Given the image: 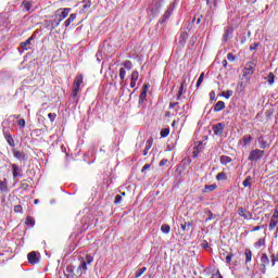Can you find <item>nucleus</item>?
<instances>
[{"instance_id": "obj_44", "label": "nucleus", "mask_w": 278, "mask_h": 278, "mask_svg": "<svg viewBox=\"0 0 278 278\" xmlns=\"http://www.w3.org/2000/svg\"><path fill=\"white\" fill-rule=\"evenodd\" d=\"M206 214L208 216L206 220H212L214 218V214L212 213V211H207Z\"/></svg>"}, {"instance_id": "obj_1", "label": "nucleus", "mask_w": 278, "mask_h": 278, "mask_svg": "<svg viewBox=\"0 0 278 278\" xmlns=\"http://www.w3.org/2000/svg\"><path fill=\"white\" fill-rule=\"evenodd\" d=\"M68 14H71V9L68 8L56 10L54 14L55 18L53 21V23H55V26L58 27V25H60V23L63 22L64 18L68 16Z\"/></svg>"}, {"instance_id": "obj_16", "label": "nucleus", "mask_w": 278, "mask_h": 278, "mask_svg": "<svg viewBox=\"0 0 278 278\" xmlns=\"http://www.w3.org/2000/svg\"><path fill=\"white\" fill-rule=\"evenodd\" d=\"M244 255H245V264H249V262H251L253 257V253L251 252V250L247 249L244 252Z\"/></svg>"}, {"instance_id": "obj_12", "label": "nucleus", "mask_w": 278, "mask_h": 278, "mask_svg": "<svg viewBox=\"0 0 278 278\" xmlns=\"http://www.w3.org/2000/svg\"><path fill=\"white\" fill-rule=\"evenodd\" d=\"M75 18H77V14H71L70 17L64 22L65 27H70L71 23L75 22Z\"/></svg>"}, {"instance_id": "obj_17", "label": "nucleus", "mask_w": 278, "mask_h": 278, "mask_svg": "<svg viewBox=\"0 0 278 278\" xmlns=\"http://www.w3.org/2000/svg\"><path fill=\"white\" fill-rule=\"evenodd\" d=\"M231 162V157L223 155L220 156V164H223L224 166H227V164H230Z\"/></svg>"}, {"instance_id": "obj_39", "label": "nucleus", "mask_w": 278, "mask_h": 278, "mask_svg": "<svg viewBox=\"0 0 278 278\" xmlns=\"http://www.w3.org/2000/svg\"><path fill=\"white\" fill-rule=\"evenodd\" d=\"M85 262H86V264L88 265V264H90L91 262H94V257H92L91 255H86V257H85Z\"/></svg>"}, {"instance_id": "obj_6", "label": "nucleus", "mask_w": 278, "mask_h": 278, "mask_svg": "<svg viewBox=\"0 0 278 278\" xmlns=\"http://www.w3.org/2000/svg\"><path fill=\"white\" fill-rule=\"evenodd\" d=\"M139 77H140V74L138 73V71H132L130 76V88H136V84Z\"/></svg>"}, {"instance_id": "obj_59", "label": "nucleus", "mask_w": 278, "mask_h": 278, "mask_svg": "<svg viewBox=\"0 0 278 278\" xmlns=\"http://www.w3.org/2000/svg\"><path fill=\"white\" fill-rule=\"evenodd\" d=\"M35 204H38V200H35V202H34Z\"/></svg>"}, {"instance_id": "obj_51", "label": "nucleus", "mask_w": 278, "mask_h": 278, "mask_svg": "<svg viewBox=\"0 0 278 278\" xmlns=\"http://www.w3.org/2000/svg\"><path fill=\"white\" fill-rule=\"evenodd\" d=\"M273 218H278V206L275 208Z\"/></svg>"}, {"instance_id": "obj_27", "label": "nucleus", "mask_w": 278, "mask_h": 278, "mask_svg": "<svg viewBox=\"0 0 278 278\" xmlns=\"http://www.w3.org/2000/svg\"><path fill=\"white\" fill-rule=\"evenodd\" d=\"M168 134H170V129H168V128H163V129L161 130V138H166V137H168Z\"/></svg>"}, {"instance_id": "obj_21", "label": "nucleus", "mask_w": 278, "mask_h": 278, "mask_svg": "<svg viewBox=\"0 0 278 278\" xmlns=\"http://www.w3.org/2000/svg\"><path fill=\"white\" fill-rule=\"evenodd\" d=\"M161 231H162L163 233H170V226H169V225H166V224H163V225L161 226Z\"/></svg>"}, {"instance_id": "obj_47", "label": "nucleus", "mask_w": 278, "mask_h": 278, "mask_svg": "<svg viewBox=\"0 0 278 278\" xmlns=\"http://www.w3.org/2000/svg\"><path fill=\"white\" fill-rule=\"evenodd\" d=\"M232 94H233V91L228 90V91L226 92V94H225V98H226V99H229Z\"/></svg>"}, {"instance_id": "obj_36", "label": "nucleus", "mask_w": 278, "mask_h": 278, "mask_svg": "<svg viewBox=\"0 0 278 278\" xmlns=\"http://www.w3.org/2000/svg\"><path fill=\"white\" fill-rule=\"evenodd\" d=\"M278 262V252L276 254H271V266H275Z\"/></svg>"}, {"instance_id": "obj_8", "label": "nucleus", "mask_w": 278, "mask_h": 278, "mask_svg": "<svg viewBox=\"0 0 278 278\" xmlns=\"http://www.w3.org/2000/svg\"><path fill=\"white\" fill-rule=\"evenodd\" d=\"M27 257H28L29 264H38V260H39L38 258V253L30 252V253H28Z\"/></svg>"}, {"instance_id": "obj_38", "label": "nucleus", "mask_w": 278, "mask_h": 278, "mask_svg": "<svg viewBox=\"0 0 278 278\" xmlns=\"http://www.w3.org/2000/svg\"><path fill=\"white\" fill-rule=\"evenodd\" d=\"M7 141L10 144V147H14V139L12 138V136L7 135Z\"/></svg>"}, {"instance_id": "obj_32", "label": "nucleus", "mask_w": 278, "mask_h": 278, "mask_svg": "<svg viewBox=\"0 0 278 278\" xmlns=\"http://www.w3.org/2000/svg\"><path fill=\"white\" fill-rule=\"evenodd\" d=\"M205 79V74L202 73L198 79V83H197V88H199V86H201V84H203V80Z\"/></svg>"}, {"instance_id": "obj_43", "label": "nucleus", "mask_w": 278, "mask_h": 278, "mask_svg": "<svg viewBox=\"0 0 278 278\" xmlns=\"http://www.w3.org/2000/svg\"><path fill=\"white\" fill-rule=\"evenodd\" d=\"M55 113H49L48 114V118H50L51 123H53V121H55Z\"/></svg>"}, {"instance_id": "obj_31", "label": "nucleus", "mask_w": 278, "mask_h": 278, "mask_svg": "<svg viewBox=\"0 0 278 278\" xmlns=\"http://www.w3.org/2000/svg\"><path fill=\"white\" fill-rule=\"evenodd\" d=\"M186 81H184L181 85H180V89L178 91V99H181V96L184 94V92H186V89H184V86H185Z\"/></svg>"}, {"instance_id": "obj_7", "label": "nucleus", "mask_w": 278, "mask_h": 278, "mask_svg": "<svg viewBox=\"0 0 278 278\" xmlns=\"http://www.w3.org/2000/svg\"><path fill=\"white\" fill-rule=\"evenodd\" d=\"M247 75H253L255 73V62L251 61L245 64Z\"/></svg>"}, {"instance_id": "obj_60", "label": "nucleus", "mask_w": 278, "mask_h": 278, "mask_svg": "<svg viewBox=\"0 0 278 278\" xmlns=\"http://www.w3.org/2000/svg\"><path fill=\"white\" fill-rule=\"evenodd\" d=\"M144 88H148V86L146 85Z\"/></svg>"}, {"instance_id": "obj_4", "label": "nucleus", "mask_w": 278, "mask_h": 278, "mask_svg": "<svg viewBox=\"0 0 278 278\" xmlns=\"http://www.w3.org/2000/svg\"><path fill=\"white\" fill-rule=\"evenodd\" d=\"M213 131L215 136H223V131H225V124L218 123L213 126Z\"/></svg>"}, {"instance_id": "obj_19", "label": "nucleus", "mask_w": 278, "mask_h": 278, "mask_svg": "<svg viewBox=\"0 0 278 278\" xmlns=\"http://www.w3.org/2000/svg\"><path fill=\"white\" fill-rule=\"evenodd\" d=\"M276 217H273L269 222V231H273V229H275V227H277L278 220L275 219Z\"/></svg>"}, {"instance_id": "obj_61", "label": "nucleus", "mask_w": 278, "mask_h": 278, "mask_svg": "<svg viewBox=\"0 0 278 278\" xmlns=\"http://www.w3.org/2000/svg\"><path fill=\"white\" fill-rule=\"evenodd\" d=\"M173 125H175V122H173Z\"/></svg>"}, {"instance_id": "obj_25", "label": "nucleus", "mask_w": 278, "mask_h": 278, "mask_svg": "<svg viewBox=\"0 0 278 278\" xmlns=\"http://www.w3.org/2000/svg\"><path fill=\"white\" fill-rule=\"evenodd\" d=\"M216 179H217V181H225L227 179V174L219 173V174H217Z\"/></svg>"}, {"instance_id": "obj_3", "label": "nucleus", "mask_w": 278, "mask_h": 278, "mask_svg": "<svg viewBox=\"0 0 278 278\" xmlns=\"http://www.w3.org/2000/svg\"><path fill=\"white\" fill-rule=\"evenodd\" d=\"M264 155H265L264 150L255 149L250 152L248 160L250 162H257V161L262 160V157H264Z\"/></svg>"}, {"instance_id": "obj_14", "label": "nucleus", "mask_w": 278, "mask_h": 278, "mask_svg": "<svg viewBox=\"0 0 278 278\" xmlns=\"http://www.w3.org/2000/svg\"><path fill=\"white\" fill-rule=\"evenodd\" d=\"M261 262L264 268H266V266H268L270 264V258H268L267 254H263L261 256Z\"/></svg>"}, {"instance_id": "obj_24", "label": "nucleus", "mask_w": 278, "mask_h": 278, "mask_svg": "<svg viewBox=\"0 0 278 278\" xmlns=\"http://www.w3.org/2000/svg\"><path fill=\"white\" fill-rule=\"evenodd\" d=\"M11 168L13 170V177L14 178L18 177V166L16 164H12Z\"/></svg>"}, {"instance_id": "obj_35", "label": "nucleus", "mask_w": 278, "mask_h": 278, "mask_svg": "<svg viewBox=\"0 0 278 278\" xmlns=\"http://www.w3.org/2000/svg\"><path fill=\"white\" fill-rule=\"evenodd\" d=\"M213 190H216V185L205 186V192H213Z\"/></svg>"}, {"instance_id": "obj_30", "label": "nucleus", "mask_w": 278, "mask_h": 278, "mask_svg": "<svg viewBox=\"0 0 278 278\" xmlns=\"http://www.w3.org/2000/svg\"><path fill=\"white\" fill-rule=\"evenodd\" d=\"M126 76H127V72L125 71V67H122V68L119 70V78H121L122 80H124Z\"/></svg>"}, {"instance_id": "obj_20", "label": "nucleus", "mask_w": 278, "mask_h": 278, "mask_svg": "<svg viewBox=\"0 0 278 278\" xmlns=\"http://www.w3.org/2000/svg\"><path fill=\"white\" fill-rule=\"evenodd\" d=\"M0 192H8V182L0 180Z\"/></svg>"}, {"instance_id": "obj_18", "label": "nucleus", "mask_w": 278, "mask_h": 278, "mask_svg": "<svg viewBox=\"0 0 278 278\" xmlns=\"http://www.w3.org/2000/svg\"><path fill=\"white\" fill-rule=\"evenodd\" d=\"M23 10H25L26 12H30L31 11V2L29 1H24L23 2Z\"/></svg>"}, {"instance_id": "obj_50", "label": "nucleus", "mask_w": 278, "mask_h": 278, "mask_svg": "<svg viewBox=\"0 0 278 278\" xmlns=\"http://www.w3.org/2000/svg\"><path fill=\"white\" fill-rule=\"evenodd\" d=\"M181 38L182 40H188V33H182Z\"/></svg>"}, {"instance_id": "obj_9", "label": "nucleus", "mask_w": 278, "mask_h": 278, "mask_svg": "<svg viewBox=\"0 0 278 278\" xmlns=\"http://www.w3.org/2000/svg\"><path fill=\"white\" fill-rule=\"evenodd\" d=\"M252 140H253V137H251V135H245L239 142L240 144H242V147H249Z\"/></svg>"}, {"instance_id": "obj_29", "label": "nucleus", "mask_w": 278, "mask_h": 278, "mask_svg": "<svg viewBox=\"0 0 278 278\" xmlns=\"http://www.w3.org/2000/svg\"><path fill=\"white\" fill-rule=\"evenodd\" d=\"M244 188H251V176H248L243 181Z\"/></svg>"}, {"instance_id": "obj_56", "label": "nucleus", "mask_w": 278, "mask_h": 278, "mask_svg": "<svg viewBox=\"0 0 278 278\" xmlns=\"http://www.w3.org/2000/svg\"><path fill=\"white\" fill-rule=\"evenodd\" d=\"M261 229H262V227L256 226V227L253 228V231H260Z\"/></svg>"}, {"instance_id": "obj_48", "label": "nucleus", "mask_w": 278, "mask_h": 278, "mask_svg": "<svg viewBox=\"0 0 278 278\" xmlns=\"http://www.w3.org/2000/svg\"><path fill=\"white\" fill-rule=\"evenodd\" d=\"M149 168H151V165L146 164V165L142 167L141 173H144V170H149Z\"/></svg>"}, {"instance_id": "obj_57", "label": "nucleus", "mask_w": 278, "mask_h": 278, "mask_svg": "<svg viewBox=\"0 0 278 278\" xmlns=\"http://www.w3.org/2000/svg\"><path fill=\"white\" fill-rule=\"evenodd\" d=\"M222 64L223 66H227V60H224Z\"/></svg>"}, {"instance_id": "obj_2", "label": "nucleus", "mask_w": 278, "mask_h": 278, "mask_svg": "<svg viewBox=\"0 0 278 278\" xmlns=\"http://www.w3.org/2000/svg\"><path fill=\"white\" fill-rule=\"evenodd\" d=\"M81 84H84V75L76 76L72 93L73 99H77V94H79V90H81Z\"/></svg>"}, {"instance_id": "obj_26", "label": "nucleus", "mask_w": 278, "mask_h": 278, "mask_svg": "<svg viewBox=\"0 0 278 278\" xmlns=\"http://www.w3.org/2000/svg\"><path fill=\"white\" fill-rule=\"evenodd\" d=\"M147 99V89H143L139 97V103H144V100Z\"/></svg>"}, {"instance_id": "obj_37", "label": "nucleus", "mask_w": 278, "mask_h": 278, "mask_svg": "<svg viewBox=\"0 0 278 278\" xmlns=\"http://www.w3.org/2000/svg\"><path fill=\"white\" fill-rule=\"evenodd\" d=\"M25 224L28 225V227H34L35 225L34 219L31 217H27Z\"/></svg>"}, {"instance_id": "obj_46", "label": "nucleus", "mask_w": 278, "mask_h": 278, "mask_svg": "<svg viewBox=\"0 0 278 278\" xmlns=\"http://www.w3.org/2000/svg\"><path fill=\"white\" fill-rule=\"evenodd\" d=\"M14 212H16V213L23 212V207L21 205H15Z\"/></svg>"}, {"instance_id": "obj_40", "label": "nucleus", "mask_w": 278, "mask_h": 278, "mask_svg": "<svg viewBox=\"0 0 278 278\" xmlns=\"http://www.w3.org/2000/svg\"><path fill=\"white\" fill-rule=\"evenodd\" d=\"M124 67L127 68V71H131V67H132L131 61H125L124 62Z\"/></svg>"}, {"instance_id": "obj_52", "label": "nucleus", "mask_w": 278, "mask_h": 278, "mask_svg": "<svg viewBox=\"0 0 278 278\" xmlns=\"http://www.w3.org/2000/svg\"><path fill=\"white\" fill-rule=\"evenodd\" d=\"M168 162V160L164 159L160 162V166H164L166 165V163Z\"/></svg>"}, {"instance_id": "obj_54", "label": "nucleus", "mask_w": 278, "mask_h": 278, "mask_svg": "<svg viewBox=\"0 0 278 278\" xmlns=\"http://www.w3.org/2000/svg\"><path fill=\"white\" fill-rule=\"evenodd\" d=\"M257 47H258V45L254 43V46H251L250 49H251V51H253V50L257 49Z\"/></svg>"}, {"instance_id": "obj_28", "label": "nucleus", "mask_w": 278, "mask_h": 278, "mask_svg": "<svg viewBox=\"0 0 278 278\" xmlns=\"http://www.w3.org/2000/svg\"><path fill=\"white\" fill-rule=\"evenodd\" d=\"M144 273H147V267H142L140 268L137 273H136V278L142 277V275H144Z\"/></svg>"}, {"instance_id": "obj_58", "label": "nucleus", "mask_w": 278, "mask_h": 278, "mask_svg": "<svg viewBox=\"0 0 278 278\" xmlns=\"http://www.w3.org/2000/svg\"><path fill=\"white\" fill-rule=\"evenodd\" d=\"M214 94H215L214 91H212V92H211V97H214Z\"/></svg>"}, {"instance_id": "obj_15", "label": "nucleus", "mask_w": 278, "mask_h": 278, "mask_svg": "<svg viewBox=\"0 0 278 278\" xmlns=\"http://www.w3.org/2000/svg\"><path fill=\"white\" fill-rule=\"evenodd\" d=\"M222 110H225V102L218 101L214 106V112H220Z\"/></svg>"}, {"instance_id": "obj_55", "label": "nucleus", "mask_w": 278, "mask_h": 278, "mask_svg": "<svg viewBox=\"0 0 278 278\" xmlns=\"http://www.w3.org/2000/svg\"><path fill=\"white\" fill-rule=\"evenodd\" d=\"M177 105H179V103L175 102V103L169 104V108H177Z\"/></svg>"}, {"instance_id": "obj_13", "label": "nucleus", "mask_w": 278, "mask_h": 278, "mask_svg": "<svg viewBox=\"0 0 278 278\" xmlns=\"http://www.w3.org/2000/svg\"><path fill=\"white\" fill-rule=\"evenodd\" d=\"M151 147H153V141L152 140L146 141V147H144V150H143V155H149V151H151Z\"/></svg>"}, {"instance_id": "obj_53", "label": "nucleus", "mask_w": 278, "mask_h": 278, "mask_svg": "<svg viewBox=\"0 0 278 278\" xmlns=\"http://www.w3.org/2000/svg\"><path fill=\"white\" fill-rule=\"evenodd\" d=\"M212 278H223V276H222L219 273H217V274H214V275L212 276Z\"/></svg>"}, {"instance_id": "obj_10", "label": "nucleus", "mask_w": 278, "mask_h": 278, "mask_svg": "<svg viewBox=\"0 0 278 278\" xmlns=\"http://www.w3.org/2000/svg\"><path fill=\"white\" fill-rule=\"evenodd\" d=\"M238 214L239 216H241L242 218H244L245 220H249V218H251V213L247 212V210L240 207L238 210Z\"/></svg>"}, {"instance_id": "obj_49", "label": "nucleus", "mask_w": 278, "mask_h": 278, "mask_svg": "<svg viewBox=\"0 0 278 278\" xmlns=\"http://www.w3.org/2000/svg\"><path fill=\"white\" fill-rule=\"evenodd\" d=\"M18 125L22 127V129H24V127H25V119H20L18 121Z\"/></svg>"}, {"instance_id": "obj_23", "label": "nucleus", "mask_w": 278, "mask_h": 278, "mask_svg": "<svg viewBox=\"0 0 278 278\" xmlns=\"http://www.w3.org/2000/svg\"><path fill=\"white\" fill-rule=\"evenodd\" d=\"M267 81H268L269 86H273V84H275V74L269 73L267 76Z\"/></svg>"}, {"instance_id": "obj_42", "label": "nucleus", "mask_w": 278, "mask_h": 278, "mask_svg": "<svg viewBox=\"0 0 278 278\" xmlns=\"http://www.w3.org/2000/svg\"><path fill=\"white\" fill-rule=\"evenodd\" d=\"M232 257H233V254H228V255L226 256V264H231Z\"/></svg>"}, {"instance_id": "obj_41", "label": "nucleus", "mask_w": 278, "mask_h": 278, "mask_svg": "<svg viewBox=\"0 0 278 278\" xmlns=\"http://www.w3.org/2000/svg\"><path fill=\"white\" fill-rule=\"evenodd\" d=\"M227 60H229V62H236V56L232 53H228Z\"/></svg>"}, {"instance_id": "obj_22", "label": "nucleus", "mask_w": 278, "mask_h": 278, "mask_svg": "<svg viewBox=\"0 0 278 278\" xmlns=\"http://www.w3.org/2000/svg\"><path fill=\"white\" fill-rule=\"evenodd\" d=\"M224 40L227 41L229 38H231V28H227L224 34Z\"/></svg>"}, {"instance_id": "obj_33", "label": "nucleus", "mask_w": 278, "mask_h": 278, "mask_svg": "<svg viewBox=\"0 0 278 278\" xmlns=\"http://www.w3.org/2000/svg\"><path fill=\"white\" fill-rule=\"evenodd\" d=\"M266 244V241L264 239H260L256 243L255 247L256 249H261V247H264Z\"/></svg>"}, {"instance_id": "obj_45", "label": "nucleus", "mask_w": 278, "mask_h": 278, "mask_svg": "<svg viewBox=\"0 0 278 278\" xmlns=\"http://www.w3.org/2000/svg\"><path fill=\"white\" fill-rule=\"evenodd\" d=\"M122 200H123V197H121L119 194H117V195L115 197L114 203L118 204V203H121Z\"/></svg>"}, {"instance_id": "obj_11", "label": "nucleus", "mask_w": 278, "mask_h": 278, "mask_svg": "<svg viewBox=\"0 0 278 278\" xmlns=\"http://www.w3.org/2000/svg\"><path fill=\"white\" fill-rule=\"evenodd\" d=\"M31 40L33 37H29L26 41L21 43V47L24 51H28V49H31Z\"/></svg>"}, {"instance_id": "obj_5", "label": "nucleus", "mask_w": 278, "mask_h": 278, "mask_svg": "<svg viewBox=\"0 0 278 278\" xmlns=\"http://www.w3.org/2000/svg\"><path fill=\"white\" fill-rule=\"evenodd\" d=\"M87 270H88V265L86 264V261H81L80 265L77 267L76 275L78 277H81V275Z\"/></svg>"}, {"instance_id": "obj_34", "label": "nucleus", "mask_w": 278, "mask_h": 278, "mask_svg": "<svg viewBox=\"0 0 278 278\" xmlns=\"http://www.w3.org/2000/svg\"><path fill=\"white\" fill-rule=\"evenodd\" d=\"M13 155L14 157H16V160H23V154L21 153V151H13Z\"/></svg>"}]
</instances>
